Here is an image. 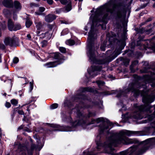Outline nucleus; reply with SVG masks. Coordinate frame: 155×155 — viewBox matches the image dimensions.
I'll use <instances>...</instances> for the list:
<instances>
[{
    "label": "nucleus",
    "mask_w": 155,
    "mask_h": 155,
    "mask_svg": "<svg viewBox=\"0 0 155 155\" xmlns=\"http://www.w3.org/2000/svg\"><path fill=\"white\" fill-rule=\"evenodd\" d=\"M138 84L131 83L128 85L127 88L125 90L126 92H129L131 91L133 92L135 96L138 95L140 93L141 96H143V101L145 103L144 105H141L137 107H136V109L140 111H146L147 112L151 113L152 111L150 110V109L152 107L150 106L148 104L150 103L153 102L155 98L153 95H147V93L145 91L146 86H142L143 90H141L142 91L140 92V91L137 88H140ZM139 89L140 88H139Z\"/></svg>",
    "instance_id": "f257e3e1"
},
{
    "label": "nucleus",
    "mask_w": 155,
    "mask_h": 155,
    "mask_svg": "<svg viewBox=\"0 0 155 155\" xmlns=\"http://www.w3.org/2000/svg\"><path fill=\"white\" fill-rule=\"evenodd\" d=\"M138 133L137 131L128 130H121L118 134L117 138L116 139L113 137L110 139L108 146L110 147L112 146H116L118 144L121 143L125 144L132 143H133V140L128 139L125 135L130 136L137 134Z\"/></svg>",
    "instance_id": "f03ea898"
},
{
    "label": "nucleus",
    "mask_w": 155,
    "mask_h": 155,
    "mask_svg": "<svg viewBox=\"0 0 155 155\" xmlns=\"http://www.w3.org/2000/svg\"><path fill=\"white\" fill-rule=\"evenodd\" d=\"M115 8L114 5L111 2H109L97 8L95 12L93 19V22H105V19L108 15L107 12L113 13Z\"/></svg>",
    "instance_id": "7ed1b4c3"
},
{
    "label": "nucleus",
    "mask_w": 155,
    "mask_h": 155,
    "mask_svg": "<svg viewBox=\"0 0 155 155\" xmlns=\"http://www.w3.org/2000/svg\"><path fill=\"white\" fill-rule=\"evenodd\" d=\"M101 121L102 122V124L100 127L101 130L102 131H103L105 129H108L109 126H111L112 125L111 123H110L108 120H107L106 121L103 117L99 118L96 120H92L90 124H94V122H96L98 123Z\"/></svg>",
    "instance_id": "20e7f679"
},
{
    "label": "nucleus",
    "mask_w": 155,
    "mask_h": 155,
    "mask_svg": "<svg viewBox=\"0 0 155 155\" xmlns=\"http://www.w3.org/2000/svg\"><path fill=\"white\" fill-rule=\"evenodd\" d=\"M4 43L6 45H9L12 46L15 43V41L13 38H7L5 39Z\"/></svg>",
    "instance_id": "39448f33"
},
{
    "label": "nucleus",
    "mask_w": 155,
    "mask_h": 155,
    "mask_svg": "<svg viewBox=\"0 0 155 155\" xmlns=\"http://www.w3.org/2000/svg\"><path fill=\"white\" fill-rule=\"evenodd\" d=\"M56 16L53 14H50L45 17V20L48 22H50L55 19Z\"/></svg>",
    "instance_id": "423d86ee"
},
{
    "label": "nucleus",
    "mask_w": 155,
    "mask_h": 155,
    "mask_svg": "<svg viewBox=\"0 0 155 155\" xmlns=\"http://www.w3.org/2000/svg\"><path fill=\"white\" fill-rule=\"evenodd\" d=\"M3 5L7 8L13 7V2L12 0H4L2 2Z\"/></svg>",
    "instance_id": "0eeeda50"
},
{
    "label": "nucleus",
    "mask_w": 155,
    "mask_h": 155,
    "mask_svg": "<svg viewBox=\"0 0 155 155\" xmlns=\"http://www.w3.org/2000/svg\"><path fill=\"white\" fill-rule=\"evenodd\" d=\"M47 26L49 30L43 34L44 35V37H47L48 38H50L51 37V35L49 33V32L52 29L53 27V25L48 24L47 25Z\"/></svg>",
    "instance_id": "6e6552de"
},
{
    "label": "nucleus",
    "mask_w": 155,
    "mask_h": 155,
    "mask_svg": "<svg viewBox=\"0 0 155 155\" xmlns=\"http://www.w3.org/2000/svg\"><path fill=\"white\" fill-rule=\"evenodd\" d=\"M14 7L16 11H19L20 10L22 6L21 3L17 1H15L13 3V7Z\"/></svg>",
    "instance_id": "1a4fd4ad"
},
{
    "label": "nucleus",
    "mask_w": 155,
    "mask_h": 155,
    "mask_svg": "<svg viewBox=\"0 0 155 155\" xmlns=\"http://www.w3.org/2000/svg\"><path fill=\"white\" fill-rule=\"evenodd\" d=\"M126 15V11L124 8L119 10L117 13V17L120 18L122 16H124Z\"/></svg>",
    "instance_id": "9d476101"
},
{
    "label": "nucleus",
    "mask_w": 155,
    "mask_h": 155,
    "mask_svg": "<svg viewBox=\"0 0 155 155\" xmlns=\"http://www.w3.org/2000/svg\"><path fill=\"white\" fill-rule=\"evenodd\" d=\"M59 64L60 63H58L57 61H55L48 63L45 64V65L47 66L48 68H52L55 67Z\"/></svg>",
    "instance_id": "9b49d317"
},
{
    "label": "nucleus",
    "mask_w": 155,
    "mask_h": 155,
    "mask_svg": "<svg viewBox=\"0 0 155 155\" xmlns=\"http://www.w3.org/2000/svg\"><path fill=\"white\" fill-rule=\"evenodd\" d=\"M8 27L9 30L10 31H13L14 28V25L12 21L10 20L9 19L8 21Z\"/></svg>",
    "instance_id": "f8f14e48"
},
{
    "label": "nucleus",
    "mask_w": 155,
    "mask_h": 155,
    "mask_svg": "<svg viewBox=\"0 0 155 155\" xmlns=\"http://www.w3.org/2000/svg\"><path fill=\"white\" fill-rule=\"evenodd\" d=\"M144 80L146 83H150L153 81L150 75H146L144 77Z\"/></svg>",
    "instance_id": "ddd939ff"
},
{
    "label": "nucleus",
    "mask_w": 155,
    "mask_h": 155,
    "mask_svg": "<svg viewBox=\"0 0 155 155\" xmlns=\"http://www.w3.org/2000/svg\"><path fill=\"white\" fill-rule=\"evenodd\" d=\"M94 36V35L93 33L92 29V28L91 31L89 33L88 38V40L89 41V42L91 43L93 41V38Z\"/></svg>",
    "instance_id": "4468645a"
},
{
    "label": "nucleus",
    "mask_w": 155,
    "mask_h": 155,
    "mask_svg": "<svg viewBox=\"0 0 155 155\" xmlns=\"http://www.w3.org/2000/svg\"><path fill=\"white\" fill-rule=\"evenodd\" d=\"M120 50H116L114 53H113L112 55L111 56V59L110 61L113 60L115 57H116L118 54L120 53Z\"/></svg>",
    "instance_id": "2eb2a0df"
},
{
    "label": "nucleus",
    "mask_w": 155,
    "mask_h": 155,
    "mask_svg": "<svg viewBox=\"0 0 155 155\" xmlns=\"http://www.w3.org/2000/svg\"><path fill=\"white\" fill-rule=\"evenodd\" d=\"M36 28L38 30H40L43 26V24L41 22H36L35 23Z\"/></svg>",
    "instance_id": "dca6fc26"
},
{
    "label": "nucleus",
    "mask_w": 155,
    "mask_h": 155,
    "mask_svg": "<svg viewBox=\"0 0 155 155\" xmlns=\"http://www.w3.org/2000/svg\"><path fill=\"white\" fill-rule=\"evenodd\" d=\"M102 67L101 66H96L93 67L92 68V71L94 72L95 71H99L101 70Z\"/></svg>",
    "instance_id": "f3484780"
},
{
    "label": "nucleus",
    "mask_w": 155,
    "mask_h": 155,
    "mask_svg": "<svg viewBox=\"0 0 155 155\" xmlns=\"http://www.w3.org/2000/svg\"><path fill=\"white\" fill-rule=\"evenodd\" d=\"M61 54L59 53H55L53 54L54 58L55 59H60L61 58Z\"/></svg>",
    "instance_id": "a211bd4d"
},
{
    "label": "nucleus",
    "mask_w": 155,
    "mask_h": 155,
    "mask_svg": "<svg viewBox=\"0 0 155 155\" xmlns=\"http://www.w3.org/2000/svg\"><path fill=\"white\" fill-rule=\"evenodd\" d=\"M3 13L6 16H7L11 13L7 9H4L3 11Z\"/></svg>",
    "instance_id": "6ab92c4d"
},
{
    "label": "nucleus",
    "mask_w": 155,
    "mask_h": 155,
    "mask_svg": "<svg viewBox=\"0 0 155 155\" xmlns=\"http://www.w3.org/2000/svg\"><path fill=\"white\" fill-rule=\"evenodd\" d=\"M32 24V22L30 20L27 18L26 19L25 25L27 28H29L30 27V26Z\"/></svg>",
    "instance_id": "aec40b11"
},
{
    "label": "nucleus",
    "mask_w": 155,
    "mask_h": 155,
    "mask_svg": "<svg viewBox=\"0 0 155 155\" xmlns=\"http://www.w3.org/2000/svg\"><path fill=\"white\" fill-rule=\"evenodd\" d=\"M21 28V26L20 24H17L14 25L13 31H15L19 30Z\"/></svg>",
    "instance_id": "412c9836"
},
{
    "label": "nucleus",
    "mask_w": 155,
    "mask_h": 155,
    "mask_svg": "<svg viewBox=\"0 0 155 155\" xmlns=\"http://www.w3.org/2000/svg\"><path fill=\"white\" fill-rule=\"evenodd\" d=\"M71 8V4H68L65 7V10L67 12L70 11Z\"/></svg>",
    "instance_id": "4be33fe9"
},
{
    "label": "nucleus",
    "mask_w": 155,
    "mask_h": 155,
    "mask_svg": "<svg viewBox=\"0 0 155 155\" xmlns=\"http://www.w3.org/2000/svg\"><path fill=\"white\" fill-rule=\"evenodd\" d=\"M67 44L70 45H73L75 44L74 41L72 40H69L66 42Z\"/></svg>",
    "instance_id": "5701e85b"
},
{
    "label": "nucleus",
    "mask_w": 155,
    "mask_h": 155,
    "mask_svg": "<svg viewBox=\"0 0 155 155\" xmlns=\"http://www.w3.org/2000/svg\"><path fill=\"white\" fill-rule=\"evenodd\" d=\"M106 42H107L106 41H104L103 44L101 45V46L100 48L103 51H104L105 50Z\"/></svg>",
    "instance_id": "b1692460"
},
{
    "label": "nucleus",
    "mask_w": 155,
    "mask_h": 155,
    "mask_svg": "<svg viewBox=\"0 0 155 155\" xmlns=\"http://www.w3.org/2000/svg\"><path fill=\"white\" fill-rule=\"evenodd\" d=\"M11 102L12 104L14 105V106H16L18 103V100L15 99L12 100L11 101Z\"/></svg>",
    "instance_id": "393cba45"
},
{
    "label": "nucleus",
    "mask_w": 155,
    "mask_h": 155,
    "mask_svg": "<svg viewBox=\"0 0 155 155\" xmlns=\"http://www.w3.org/2000/svg\"><path fill=\"white\" fill-rule=\"evenodd\" d=\"M147 148L146 147H143L142 149H141L140 151H139V153L140 154H142L146 150H147Z\"/></svg>",
    "instance_id": "a878e982"
},
{
    "label": "nucleus",
    "mask_w": 155,
    "mask_h": 155,
    "mask_svg": "<svg viewBox=\"0 0 155 155\" xmlns=\"http://www.w3.org/2000/svg\"><path fill=\"white\" fill-rule=\"evenodd\" d=\"M60 51L62 53H66V49L65 48L63 47H60L59 48Z\"/></svg>",
    "instance_id": "bb28decb"
},
{
    "label": "nucleus",
    "mask_w": 155,
    "mask_h": 155,
    "mask_svg": "<svg viewBox=\"0 0 155 155\" xmlns=\"http://www.w3.org/2000/svg\"><path fill=\"white\" fill-rule=\"evenodd\" d=\"M58 107V104H54L51 105V108L52 109H54L57 108Z\"/></svg>",
    "instance_id": "cd10ccee"
},
{
    "label": "nucleus",
    "mask_w": 155,
    "mask_h": 155,
    "mask_svg": "<svg viewBox=\"0 0 155 155\" xmlns=\"http://www.w3.org/2000/svg\"><path fill=\"white\" fill-rule=\"evenodd\" d=\"M47 44V41H44L41 42V46L42 47H45Z\"/></svg>",
    "instance_id": "c85d7f7f"
},
{
    "label": "nucleus",
    "mask_w": 155,
    "mask_h": 155,
    "mask_svg": "<svg viewBox=\"0 0 155 155\" xmlns=\"http://www.w3.org/2000/svg\"><path fill=\"white\" fill-rule=\"evenodd\" d=\"M84 91H87L89 92H92L93 91V90L92 88L87 87L84 88Z\"/></svg>",
    "instance_id": "c756f323"
},
{
    "label": "nucleus",
    "mask_w": 155,
    "mask_h": 155,
    "mask_svg": "<svg viewBox=\"0 0 155 155\" xmlns=\"http://www.w3.org/2000/svg\"><path fill=\"white\" fill-rule=\"evenodd\" d=\"M136 150V147H131L130 148V153H132Z\"/></svg>",
    "instance_id": "7c9ffc66"
},
{
    "label": "nucleus",
    "mask_w": 155,
    "mask_h": 155,
    "mask_svg": "<svg viewBox=\"0 0 155 155\" xmlns=\"http://www.w3.org/2000/svg\"><path fill=\"white\" fill-rule=\"evenodd\" d=\"M19 61V59L17 57H15L13 60V62L14 63H17Z\"/></svg>",
    "instance_id": "2f4dec72"
},
{
    "label": "nucleus",
    "mask_w": 155,
    "mask_h": 155,
    "mask_svg": "<svg viewBox=\"0 0 155 155\" xmlns=\"http://www.w3.org/2000/svg\"><path fill=\"white\" fill-rule=\"evenodd\" d=\"M110 61H99L98 62V63L100 64H104L106 62H108Z\"/></svg>",
    "instance_id": "473e14b6"
},
{
    "label": "nucleus",
    "mask_w": 155,
    "mask_h": 155,
    "mask_svg": "<svg viewBox=\"0 0 155 155\" xmlns=\"http://www.w3.org/2000/svg\"><path fill=\"white\" fill-rule=\"evenodd\" d=\"M151 18H148L147 20L146 21L144 22H143L142 23V25H144L145 24H146L147 22H149L151 20Z\"/></svg>",
    "instance_id": "72a5a7b5"
},
{
    "label": "nucleus",
    "mask_w": 155,
    "mask_h": 155,
    "mask_svg": "<svg viewBox=\"0 0 155 155\" xmlns=\"http://www.w3.org/2000/svg\"><path fill=\"white\" fill-rule=\"evenodd\" d=\"M60 1L61 4H65L67 2V0H60Z\"/></svg>",
    "instance_id": "f704fd0d"
},
{
    "label": "nucleus",
    "mask_w": 155,
    "mask_h": 155,
    "mask_svg": "<svg viewBox=\"0 0 155 155\" xmlns=\"http://www.w3.org/2000/svg\"><path fill=\"white\" fill-rule=\"evenodd\" d=\"M45 8L43 7H40L39 8V11L41 12H43L44 11Z\"/></svg>",
    "instance_id": "c9c22d12"
},
{
    "label": "nucleus",
    "mask_w": 155,
    "mask_h": 155,
    "mask_svg": "<svg viewBox=\"0 0 155 155\" xmlns=\"http://www.w3.org/2000/svg\"><path fill=\"white\" fill-rule=\"evenodd\" d=\"M5 105L6 107L9 108L11 106V104L9 102H7L5 103Z\"/></svg>",
    "instance_id": "e433bc0d"
},
{
    "label": "nucleus",
    "mask_w": 155,
    "mask_h": 155,
    "mask_svg": "<svg viewBox=\"0 0 155 155\" xmlns=\"http://www.w3.org/2000/svg\"><path fill=\"white\" fill-rule=\"evenodd\" d=\"M77 114L78 116L79 117H82V113L79 111H78Z\"/></svg>",
    "instance_id": "4c0bfd02"
},
{
    "label": "nucleus",
    "mask_w": 155,
    "mask_h": 155,
    "mask_svg": "<svg viewBox=\"0 0 155 155\" xmlns=\"http://www.w3.org/2000/svg\"><path fill=\"white\" fill-rule=\"evenodd\" d=\"M18 114L21 115H23L24 114V113L22 110H19L18 111Z\"/></svg>",
    "instance_id": "58836bf2"
},
{
    "label": "nucleus",
    "mask_w": 155,
    "mask_h": 155,
    "mask_svg": "<svg viewBox=\"0 0 155 155\" xmlns=\"http://www.w3.org/2000/svg\"><path fill=\"white\" fill-rule=\"evenodd\" d=\"M97 83L99 85H101V84H103L104 83L103 82L101 81H96Z\"/></svg>",
    "instance_id": "ea45409f"
},
{
    "label": "nucleus",
    "mask_w": 155,
    "mask_h": 155,
    "mask_svg": "<svg viewBox=\"0 0 155 155\" xmlns=\"http://www.w3.org/2000/svg\"><path fill=\"white\" fill-rule=\"evenodd\" d=\"M138 63V61H135L133 62L132 63L133 65H135L137 64Z\"/></svg>",
    "instance_id": "a19ab883"
},
{
    "label": "nucleus",
    "mask_w": 155,
    "mask_h": 155,
    "mask_svg": "<svg viewBox=\"0 0 155 155\" xmlns=\"http://www.w3.org/2000/svg\"><path fill=\"white\" fill-rule=\"evenodd\" d=\"M146 32H147V34H149L150 32H151L152 31V29H150L149 30H146L145 31Z\"/></svg>",
    "instance_id": "79ce46f5"
},
{
    "label": "nucleus",
    "mask_w": 155,
    "mask_h": 155,
    "mask_svg": "<svg viewBox=\"0 0 155 155\" xmlns=\"http://www.w3.org/2000/svg\"><path fill=\"white\" fill-rule=\"evenodd\" d=\"M92 55L93 54H91V50L90 49V50H89V56L90 58V59L91 58V57L93 56Z\"/></svg>",
    "instance_id": "37998d69"
},
{
    "label": "nucleus",
    "mask_w": 155,
    "mask_h": 155,
    "mask_svg": "<svg viewBox=\"0 0 155 155\" xmlns=\"http://www.w3.org/2000/svg\"><path fill=\"white\" fill-rule=\"evenodd\" d=\"M30 87H31V90L33 89V84L31 82H30Z\"/></svg>",
    "instance_id": "c03bdc74"
},
{
    "label": "nucleus",
    "mask_w": 155,
    "mask_h": 155,
    "mask_svg": "<svg viewBox=\"0 0 155 155\" xmlns=\"http://www.w3.org/2000/svg\"><path fill=\"white\" fill-rule=\"evenodd\" d=\"M24 127V126L23 125H21L18 127V130H21V129H23Z\"/></svg>",
    "instance_id": "a18cd8bd"
},
{
    "label": "nucleus",
    "mask_w": 155,
    "mask_h": 155,
    "mask_svg": "<svg viewBox=\"0 0 155 155\" xmlns=\"http://www.w3.org/2000/svg\"><path fill=\"white\" fill-rule=\"evenodd\" d=\"M13 18L15 19H16L17 18V16L15 14V11L13 12Z\"/></svg>",
    "instance_id": "49530a36"
},
{
    "label": "nucleus",
    "mask_w": 155,
    "mask_h": 155,
    "mask_svg": "<svg viewBox=\"0 0 155 155\" xmlns=\"http://www.w3.org/2000/svg\"><path fill=\"white\" fill-rule=\"evenodd\" d=\"M27 37L28 38V39L29 40H30L31 38V36L29 34L27 35Z\"/></svg>",
    "instance_id": "de8ad7c7"
},
{
    "label": "nucleus",
    "mask_w": 155,
    "mask_h": 155,
    "mask_svg": "<svg viewBox=\"0 0 155 155\" xmlns=\"http://www.w3.org/2000/svg\"><path fill=\"white\" fill-rule=\"evenodd\" d=\"M24 130L25 131H26L27 132H30V130L29 129H28V128L27 127H25L24 128Z\"/></svg>",
    "instance_id": "09e8293b"
},
{
    "label": "nucleus",
    "mask_w": 155,
    "mask_h": 155,
    "mask_svg": "<svg viewBox=\"0 0 155 155\" xmlns=\"http://www.w3.org/2000/svg\"><path fill=\"white\" fill-rule=\"evenodd\" d=\"M31 148L32 149H34L36 148L35 146L34 145H32L31 146Z\"/></svg>",
    "instance_id": "8fccbe9b"
},
{
    "label": "nucleus",
    "mask_w": 155,
    "mask_h": 155,
    "mask_svg": "<svg viewBox=\"0 0 155 155\" xmlns=\"http://www.w3.org/2000/svg\"><path fill=\"white\" fill-rule=\"evenodd\" d=\"M61 9H60L59 10H56V12L57 13H60L61 11Z\"/></svg>",
    "instance_id": "3c124183"
},
{
    "label": "nucleus",
    "mask_w": 155,
    "mask_h": 155,
    "mask_svg": "<svg viewBox=\"0 0 155 155\" xmlns=\"http://www.w3.org/2000/svg\"><path fill=\"white\" fill-rule=\"evenodd\" d=\"M147 72V71L146 70H145V69L144 70L141 71V72L143 73H146Z\"/></svg>",
    "instance_id": "603ef678"
},
{
    "label": "nucleus",
    "mask_w": 155,
    "mask_h": 155,
    "mask_svg": "<svg viewBox=\"0 0 155 155\" xmlns=\"http://www.w3.org/2000/svg\"><path fill=\"white\" fill-rule=\"evenodd\" d=\"M40 33V31H38L37 32V34L38 36H39V34Z\"/></svg>",
    "instance_id": "864d4df0"
},
{
    "label": "nucleus",
    "mask_w": 155,
    "mask_h": 155,
    "mask_svg": "<svg viewBox=\"0 0 155 155\" xmlns=\"http://www.w3.org/2000/svg\"><path fill=\"white\" fill-rule=\"evenodd\" d=\"M6 27V25H5L2 26V28L3 29H5Z\"/></svg>",
    "instance_id": "5fc2aeb1"
},
{
    "label": "nucleus",
    "mask_w": 155,
    "mask_h": 155,
    "mask_svg": "<svg viewBox=\"0 0 155 155\" xmlns=\"http://www.w3.org/2000/svg\"><path fill=\"white\" fill-rule=\"evenodd\" d=\"M135 118L137 119L138 118H140V117L139 116V115H138V116H136Z\"/></svg>",
    "instance_id": "6e6d98bb"
},
{
    "label": "nucleus",
    "mask_w": 155,
    "mask_h": 155,
    "mask_svg": "<svg viewBox=\"0 0 155 155\" xmlns=\"http://www.w3.org/2000/svg\"><path fill=\"white\" fill-rule=\"evenodd\" d=\"M144 64L145 65H148V63L147 62H144Z\"/></svg>",
    "instance_id": "4d7b16f0"
},
{
    "label": "nucleus",
    "mask_w": 155,
    "mask_h": 155,
    "mask_svg": "<svg viewBox=\"0 0 155 155\" xmlns=\"http://www.w3.org/2000/svg\"><path fill=\"white\" fill-rule=\"evenodd\" d=\"M121 155H124L125 154V153L123 152L121 153Z\"/></svg>",
    "instance_id": "13d9d810"
},
{
    "label": "nucleus",
    "mask_w": 155,
    "mask_h": 155,
    "mask_svg": "<svg viewBox=\"0 0 155 155\" xmlns=\"http://www.w3.org/2000/svg\"><path fill=\"white\" fill-rule=\"evenodd\" d=\"M1 135H2L1 130V129L0 128V137L1 136Z\"/></svg>",
    "instance_id": "bf43d9fd"
},
{
    "label": "nucleus",
    "mask_w": 155,
    "mask_h": 155,
    "mask_svg": "<svg viewBox=\"0 0 155 155\" xmlns=\"http://www.w3.org/2000/svg\"><path fill=\"white\" fill-rule=\"evenodd\" d=\"M111 51H107V53L108 54L109 53H111Z\"/></svg>",
    "instance_id": "052dcab7"
},
{
    "label": "nucleus",
    "mask_w": 155,
    "mask_h": 155,
    "mask_svg": "<svg viewBox=\"0 0 155 155\" xmlns=\"http://www.w3.org/2000/svg\"><path fill=\"white\" fill-rule=\"evenodd\" d=\"M1 55H0V62H1Z\"/></svg>",
    "instance_id": "680f3d73"
},
{
    "label": "nucleus",
    "mask_w": 155,
    "mask_h": 155,
    "mask_svg": "<svg viewBox=\"0 0 155 155\" xmlns=\"http://www.w3.org/2000/svg\"><path fill=\"white\" fill-rule=\"evenodd\" d=\"M153 7L154 8H155V3L153 4Z\"/></svg>",
    "instance_id": "e2e57ef3"
},
{
    "label": "nucleus",
    "mask_w": 155,
    "mask_h": 155,
    "mask_svg": "<svg viewBox=\"0 0 155 155\" xmlns=\"http://www.w3.org/2000/svg\"><path fill=\"white\" fill-rule=\"evenodd\" d=\"M75 1H77L78 0H74ZM79 1L81 2L83 0H78Z\"/></svg>",
    "instance_id": "0e129e2a"
},
{
    "label": "nucleus",
    "mask_w": 155,
    "mask_h": 155,
    "mask_svg": "<svg viewBox=\"0 0 155 155\" xmlns=\"http://www.w3.org/2000/svg\"><path fill=\"white\" fill-rule=\"evenodd\" d=\"M147 6V5H144L143 6V8H144L146 6Z\"/></svg>",
    "instance_id": "69168bd1"
},
{
    "label": "nucleus",
    "mask_w": 155,
    "mask_h": 155,
    "mask_svg": "<svg viewBox=\"0 0 155 155\" xmlns=\"http://www.w3.org/2000/svg\"><path fill=\"white\" fill-rule=\"evenodd\" d=\"M102 28L103 29H105V27H104V28H103V26H102Z\"/></svg>",
    "instance_id": "338daca9"
},
{
    "label": "nucleus",
    "mask_w": 155,
    "mask_h": 155,
    "mask_svg": "<svg viewBox=\"0 0 155 155\" xmlns=\"http://www.w3.org/2000/svg\"><path fill=\"white\" fill-rule=\"evenodd\" d=\"M117 97H119L120 96V95H117Z\"/></svg>",
    "instance_id": "774afa93"
}]
</instances>
